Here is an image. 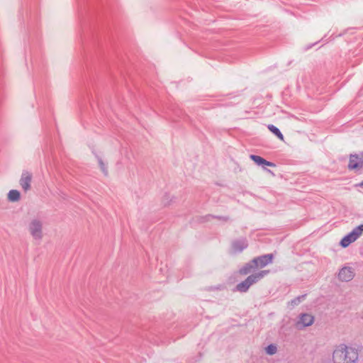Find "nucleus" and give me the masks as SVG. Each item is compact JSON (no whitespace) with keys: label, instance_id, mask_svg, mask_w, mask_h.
<instances>
[{"label":"nucleus","instance_id":"12","mask_svg":"<svg viewBox=\"0 0 363 363\" xmlns=\"http://www.w3.org/2000/svg\"><path fill=\"white\" fill-rule=\"evenodd\" d=\"M268 129L273 134H274L279 140H281V141H284V135H282L281 131L276 126H274V125H269Z\"/></svg>","mask_w":363,"mask_h":363},{"label":"nucleus","instance_id":"5","mask_svg":"<svg viewBox=\"0 0 363 363\" xmlns=\"http://www.w3.org/2000/svg\"><path fill=\"white\" fill-rule=\"evenodd\" d=\"M363 233V225H359L355 228L350 233L345 236L340 241V245L342 247H348L351 243L357 240Z\"/></svg>","mask_w":363,"mask_h":363},{"label":"nucleus","instance_id":"13","mask_svg":"<svg viewBox=\"0 0 363 363\" xmlns=\"http://www.w3.org/2000/svg\"><path fill=\"white\" fill-rule=\"evenodd\" d=\"M98 161H99V164L101 170L102 171V172L104 174L107 175L108 174L107 164L101 158H99Z\"/></svg>","mask_w":363,"mask_h":363},{"label":"nucleus","instance_id":"10","mask_svg":"<svg viewBox=\"0 0 363 363\" xmlns=\"http://www.w3.org/2000/svg\"><path fill=\"white\" fill-rule=\"evenodd\" d=\"M250 157L258 165H266L272 167H274L276 166L275 164L271 162H268L262 157L258 155H251Z\"/></svg>","mask_w":363,"mask_h":363},{"label":"nucleus","instance_id":"8","mask_svg":"<svg viewBox=\"0 0 363 363\" xmlns=\"http://www.w3.org/2000/svg\"><path fill=\"white\" fill-rule=\"evenodd\" d=\"M363 165V155H350L348 167L350 169H355Z\"/></svg>","mask_w":363,"mask_h":363},{"label":"nucleus","instance_id":"11","mask_svg":"<svg viewBox=\"0 0 363 363\" xmlns=\"http://www.w3.org/2000/svg\"><path fill=\"white\" fill-rule=\"evenodd\" d=\"M21 194L18 190L12 189L8 193V199L10 201L15 202L20 200Z\"/></svg>","mask_w":363,"mask_h":363},{"label":"nucleus","instance_id":"7","mask_svg":"<svg viewBox=\"0 0 363 363\" xmlns=\"http://www.w3.org/2000/svg\"><path fill=\"white\" fill-rule=\"evenodd\" d=\"M354 277V272L351 267H343L338 274V278L342 281H349Z\"/></svg>","mask_w":363,"mask_h":363},{"label":"nucleus","instance_id":"1","mask_svg":"<svg viewBox=\"0 0 363 363\" xmlns=\"http://www.w3.org/2000/svg\"><path fill=\"white\" fill-rule=\"evenodd\" d=\"M358 357L355 348L342 344L333 351L332 359L333 363H357Z\"/></svg>","mask_w":363,"mask_h":363},{"label":"nucleus","instance_id":"6","mask_svg":"<svg viewBox=\"0 0 363 363\" xmlns=\"http://www.w3.org/2000/svg\"><path fill=\"white\" fill-rule=\"evenodd\" d=\"M32 180L33 174L27 170L23 171L19 179V184L25 192L30 189Z\"/></svg>","mask_w":363,"mask_h":363},{"label":"nucleus","instance_id":"3","mask_svg":"<svg viewBox=\"0 0 363 363\" xmlns=\"http://www.w3.org/2000/svg\"><path fill=\"white\" fill-rule=\"evenodd\" d=\"M27 229L33 240L40 242L43 240L44 232L42 220L36 218L31 220L28 224Z\"/></svg>","mask_w":363,"mask_h":363},{"label":"nucleus","instance_id":"2","mask_svg":"<svg viewBox=\"0 0 363 363\" xmlns=\"http://www.w3.org/2000/svg\"><path fill=\"white\" fill-rule=\"evenodd\" d=\"M273 255L272 254L254 258L250 262L247 263L242 267L238 273L241 275H247L256 269H261L272 262Z\"/></svg>","mask_w":363,"mask_h":363},{"label":"nucleus","instance_id":"4","mask_svg":"<svg viewBox=\"0 0 363 363\" xmlns=\"http://www.w3.org/2000/svg\"><path fill=\"white\" fill-rule=\"evenodd\" d=\"M267 271H262L255 274L250 275L245 281L238 284L236 286L238 291L240 292H245L251 285L256 283L258 280L264 277Z\"/></svg>","mask_w":363,"mask_h":363},{"label":"nucleus","instance_id":"9","mask_svg":"<svg viewBox=\"0 0 363 363\" xmlns=\"http://www.w3.org/2000/svg\"><path fill=\"white\" fill-rule=\"evenodd\" d=\"M314 322V318L310 314H303L301 315L299 320L296 323L298 328H305L311 325Z\"/></svg>","mask_w":363,"mask_h":363},{"label":"nucleus","instance_id":"15","mask_svg":"<svg viewBox=\"0 0 363 363\" xmlns=\"http://www.w3.org/2000/svg\"><path fill=\"white\" fill-rule=\"evenodd\" d=\"M360 186H363V182L360 184Z\"/></svg>","mask_w":363,"mask_h":363},{"label":"nucleus","instance_id":"14","mask_svg":"<svg viewBox=\"0 0 363 363\" xmlns=\"http://www.w3.org/2000/svg\"><path fill=\"white\" fill-rule=\"evenodd\" d=\"M266 352L269 354H274L277 352V347L273 345H270L266 348Z\"/></svg>","mask_w":363,"mask_h":363}]
</instances>
